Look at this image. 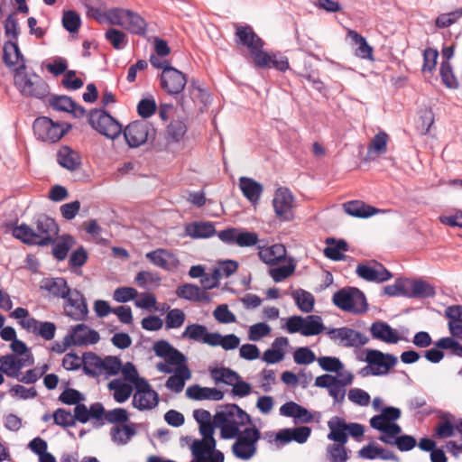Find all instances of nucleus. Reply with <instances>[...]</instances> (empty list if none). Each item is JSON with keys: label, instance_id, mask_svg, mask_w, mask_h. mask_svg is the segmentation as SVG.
Here are the masks:
<instances>
[{"label": "nucleus", "instance_id": "obj_26", "mask_svg": "<svg viewBox=\"0 0 462 462\" xmlns=\"http://www.w3.org/2000/svg\"><path fill=\"white\" fill-rule=\"evenodd\" d=\"M374 338L387 344H397L404 339L400 333L385 322H374L370 328Z\"/></svg>", "mask_w": 462, "mask_h": 462}, {"label": "nucleus", "instance_id": "obj_17", "mask_svg": "<svg viewBox=\"0 0 462 462\" xmlns=\"http://www.w3.org/2000/svg\"><path fill=\"white\" fill-rule=\"evenodd\" d=\"M132 404L139 411H151L159 403V394L148 381H140V385L134 387Z\"/></svg>", "mask_w": 462, "mask_h": 462}, {"label": "nucleus", "instance_id": "obj_63", "mask_svg": "<svg viewBox=\"0 0 462 462\" xmlns=\"http://www.w3.org/2000/svg\"><path fill=\"white\" fill-rule=\"evenodd\" d=\"M238 268V263L234 260H226L219 262L218 264L213 269L214 273L220 280L227 278L234 274Z\"/></svg>", "mask_w": 462, "mask_h": 462}, {"label": "nucleus", "instance_id": "obj_58", "mask_svg": "<svg viewBox=\"0 0 462 462\" xmlns=\"http://www.w3.org/2000/svg\"><path fill=\"white\" fill-rule=\"evenodd\" d=\"M124 28L132 33L143 34L146 30V23L138 14L129 11Z\"/></svg>", "mask_w": 462, "mask_h": 462}, {"label": "nucleus", "instance_id": "obj_48", "mask_svg": "<svg viewBox=\"0 0 462 462\" xmlns=\"http://www.w3.org/2000/svg\"><path fill=\"white\" fill-rule=\"evenodd\" d=\"M291 297L295 300L297 307L305 313H310L314 309L315 298L314 296L302 289H298L291 293Z\"/></svg>", "mask_w": 462, "mask_h": 462}, {"label": "nucleus", "instance_id": "obj_37", "mask_svg": "<svg viewBox=\"0 0 462 462\" xmlns=\"http://www.w3.org/2000/svg\"><path fill=\"white\" fill-rule=\"evenodd\" d=\"M329 433L328 439L329 440L346 444L347 442V430L346 429V422L344 419L335 416L328 421Z\"/></svg>", "mask_w": 462, "mask_h": 462}, {"label": "nucleus", "instance_id": "obj_14", "mask_svg": "<svg viewBox=\"0 0 462 462\" xmlns=\"http://www.w3.org/2000/svg\"><path fill=\"white\" fill-rule=\"evenodd\" d=\"M326 333L334 343L345 347H360L368 342L364 334L347 327L328 328Z\"/></svg>", "mask_w": 462, "mask_h": 462}, {"label": "nucleus", "instance_id": "obj_54", "mask_svg": "<svg viewBox=\"0 0 462 462\" xmlns=\"http://www.w3.org/2000/svg\"><path fill=\"white\" fill-rule=\"evenodd\" d=\"M387 134L384 132H379L374 135L368 145V154L379 156L385 153L387 151Z\"/></svg>", "mask_w": 462, "mask_h": 462}, {"label": "nucleus", "instance_id": "obj_18", "mask_svg": "<svg viewBox=\"0 0 462 462\" xmlns=\"http://www.w3.org/2000/svg\"><path fill=\"white\" fill-rule=\"evenodd\" d=\"M189 95L182 96L179 101L180 106L184 111H191L198 108L199 111L203 109L211 102L210 94L205 89L201 88L195 82H192L189 87Z\"/></svg>", "mask_w": 462, "mask_h": 462}, {"label": "nucleus", "instance_id": "obj_32", "mask_svg": "<svg viewBox=\"0 0 462 462\" xmlns=\"http://www.w3.org/2000/svg\"><path fill=\"white\" fill-rule=\"evenodd\" d=\"M3 60L9 68H12L14 70V72H16V69H24L25 67L24 59L22 56L16 42L14 41H8L5 43Z\"/></svg>", "mask_w": 462, "mask_h": 462}, {"label": "nucleus", "instance_id": "obj_42", "mask_svg": "<svg viewBox=\"0 0 462 462\" xmlns=\"http://www.w3.org/2000/svg\"><path fill=\"white\" fill-rule=\"evenodd\" d=\"M193 417L199 425V432L204 437H214L215 428L214 418L207 410L198 409L193 411Z\"/></svg>", "mask_w": 462, "mask_h": 462}, {"label": "nucleus", "instance_id": "obj_6", "mask_svg": "<svg viewBox=\"0 0 462 462\" xmlns=\"http://www.w3.org/2000/svg\"><path fill=\"white\" fill-rule=\"evenodd\" d=\"M10 317L17 319L23 329L45 340H51L55 337L56 325L51 321L37 320L30 316L27 309L18 307L10 314Z\"/></svg>", "mask_w": 462, "mask_h": 462}, {"label": "nucleus", "instance_id": "obj_12", "mask_svg": "<svg viewBox=\"0 0 462 462\" xmlns=\"http://www.w3.org/2000/svg\"><path fill=\"white\" fill-rule=\"evenodd\" d=\"M274 214L281 221H291L294 218L295 197L285 187L278 188L272 200Z\"/></svg>", "mask_w": 462, "mask_h": 462}, {"label": "nucleus", "instance_id": "obj_43", "mask_svg": "<svg viewBox=\"0 0 462 462\" xmlns=\"http://www.w3.org/2000/svg\"><path fill=\"white\" fill-rule=\"evenodd\" d=\"M185 231L187 236L192 238H208L216 234L214 224L205 221L190 223L186 226Z\"/></svg>", "mask_w": 462, "mask_h": 462}, {"label": "nucleus", "instance_id": "obj_20", "mask_svg": "<svg viewBox=\"0 0 462 462\" xmlns=\"http://www.w3.org/2000/svg\"><path fill=\"white\" fill-rule=\"evenodd\" d=\"M160 79L162 88L172 96L180 94L187 84L185 74L173 67L164 69Z\"/></svg>", "mask_w": 462, "mask_h": 462}, {"label": "nucleus", "instance_id": "obj_28", "mask_svg": "<svg viewBox=\"0 0 462 462\" xmlns=\"http://www.w3.org/2000/svg\"><path fill=\"white\" fill-rule=\"evenodd\" d=\"M145 256L154 265L167 271L174 270L179 265L177 257L165 249H156L147 253Z\"/></svg>", "mask_w": 462, "mask_h": 462}, {"label": "nucleus", "instance_id": "obj_53", "mask_svg": "<svg viewBox=\"0 0 462 462\" xmlns=\"http://www.w3.org/2000/svg\"><path fill=\"white\" fill-rule=\"evenodd\" d=\"M212 379L217 383H224L231 385L238 378V374L226 367H217L210 370Z\"/></svg>", "mask_w": 462, "mask_h": 462}, {"label": "nucleus", "instance_id": "obj_51", "mask_svg": "<svg viewBox=\"0 0 462 462\" xmlns=\"http://www.w3.org/2000/svg\"><path fill=\"white\" fill-rule=\"evenodd\" d=\"M135 433L134 424L116 426L111 430L112 439L118 445H125Z\"/></svg>", "mask_w": 462, "mask_h": 462}, {"label": "nucleus", "instance_id": "obj_60", "mask_svg": "<svg viewBox=\"0 0 462 462\" xmlns=\"http://www.w3.org/2000/svg\"><path fill=\"white\" fill-rule=\"evenodd\" d=\"M186 320V315L180 309L170 310L165 317V326L167 329L180 328Z\"/></svg>", "mask_w": 462, "mask_h": 462}, {"label": "nucleus", "instance_id": "obj_5", "mask_svg": "<svg viewBox=\"0 0 462 462\" xmlns=\"http://www.w3.org/2000/svg\"><path fill=\"white\" fill-rule=\"evenodd\" d=\"M153 350L157 356L163 358L156 364V369L161 373L173 374L181 366H188L187 357L167 341L162 340L155 343Z\"/></svg>", "mask_w": 462, "mask_h": 462}, {"label": "nucleus", "instance_id": "obj_25", "mask_svg": "<svg viewBox=\"0 0 462 462\" xmlns=\"http://www.w3.org/2000/svg\"><path fill=\"white\" fill-rule=\"evenodd\" d=\"M69 338L70 343L75 346L93 345L99 341V334L84 324H79L71 328V332L66 340Z\"/></svg>", "mask_w": 462, "mask_h": 462}, {"label": "nucleus", "instance_id": "obj_64", "mask_svg": "<svg viewBox=\"0 0 462 462\" xmlns=\"http://www.w3.org/2000/svg\"><path fill=\"white\" fill-rule=\"evenodd\" d=\"M345 444H331L327 448L328 457L330 462H346L348 459Z\"/></svg>", "mask_w": 462, "mask_h": 462}, {"label": "nucleus", "instance_id": "obj_38", "mask_svg": "<svg viewBox=\"0 0 462 462\" xmlns=\"http://www.w3.org/2000/svg\"><path fill=\"white\" fill-rule=\"evenodd\" d=\"M181 337L202 342L210 346L213 338V332H208V328L204 325L195 323L186 327L185 330L181 334Z\"/></svg>", "mask_w": 462, "mask_h": 462}, {"label": "nucleus", "instance_id": "obj_35", "mask_svg": "<svg viewBox=\"0 0 462 462\" xmlns=\"http://www.w3.org/2000/svg\"><path fill=\"white\" fill-rule=\"evenodd\" d=\"M133 387H134L133 384L125 382V380L122 378H115L107 384L109 392L118 403L125 402L129 399L133 393Z\"/></svg>", "mask_w": 462, "mask_h": 462}, {"label": "nucleus", "instance_id": "obj_41", "mask_svg": "<svg viewBox=\"0 0 462 462\" xmlns=\"http://www.w3.org/2000/svg\"><path fill=\"white\" fill-rule=\"evenodd\" d=\"M347 37L352 41V43L356 46L355 50L356 56L361 59L374 60L373 48L367 43L365 37L354 30L347 31Z\"/></svg>", "mask_w": 462, "mask_h": 462}, {"label": "nucleus", "instance_id": "obj_40", "mask_svg": "<svg viewBox=\"0 0 462 462\" xmlns=\"http://www.w3.org/2000/svg\"><path fill=\"white\" fill-rule=\"evenodd\" d=\"M191 376L190 369L188 366H181L176 374H171L168 378L165 387L175 393H179L182 392L186 382L190 380Z\"/></svg>", "mask_w": 462, "mask_h": 462}, {"label": "nucleus", "instance_id": "obj_39", "mask_svg": "<svg viewBox=\"0 0 462 462\" xmlns=\"http://www.w3.org/2000/svg\"><path fill=\"white\" fill-rule=\"evenodd\" d=\"M343 208L347 215L360 218L370 217L379 212V209L359 200L346 202Z\"/></svg>", "mask_w": 462, "mask_h": 462}, {"label": "nucleus", "instance_id": "obj_46", "mask_svg": "<svg viewBox=\"0 0 462 462\" xmlns=\"http://www.w3.org/2000/svg\"><path fill=\"white\" fill-rule=\"evenodd\" d=\"M176 294L180 298H183L191 301H208L209 297L208 296L206 291L201 290L199 287L193 284H185L180 286Z\"/></svg>", "mask_w": 462, "mask_h": 462}, {"label": "nucleus", "instance_id": "obj_7", "mask_svg": "<svg viewBox=\"0 0 462 462\" xmlns=\"http://www.w3.org/2000/svg\"><path fill=\"white\" fill-rule=\"evenodd\" d=\"M232 446L234 456L241 460L251 459L257 451V442L261 439L260 430L253 427H247L237 434Z\"/></svg>", "mask_w": 462, "mask_h": 462}, {"label": "nucleus", "instance_id": "obj_29", "mask_svg": "<svg viewBox=\"0 0 462 462\" xmlns=\"http://www.w3.org/2000/svg\"><path fill=\"white\" fill-rule=\"evenodd\" d=\"M186 396L195 401H220L224 397L222 391L217 388L202 387L199 384H192L186 389Z\"/></svg>", "mask_w": 462, "mask_h": 462}, {"label": "nucleus", "instance_id": "obj_21", "mask_svg": "<svg viewBox=\"0 0 462 462\" xmlns=\"http://www.w3.org/2000/svg\"><path fill=\"white\" fill-rule=\"evenodd\" d=\"M255 66L264 69H276L280 71H285L289 69L287 57L280 53H268L262 48H257L255 52H252Z\"/></svg>", "mask_w": 462, "mask_h": 462}, {"label": "nucleus", "instance_id": "obj_16", "mask_svg": "<svg viewBox=\"0 0 462 462\" xmlns=\"http://www.w3.org/2000/svg\"><path fill=\"white\" fill-rule=\"evenodd\" d=\"M220 241L227 245H236L240 247H250L255 245L258 241V235L236 227H229L217 233Z\"/></svg>", "mask_w": 462, "mask_h": 462}, {"label": "nucleus", "instance_id": "obj_27", "mask_svg": "<svg viewBox=\"0 0 462 462\" xmlns=\"http://www.w3.org/2000/svg\"><path fill=\"white\" fill-rule=\"evenodd\" d=\"M259 258L268 265H275L286 260V248L282 244L258 246Z\"/></svg>", "mask_w": 462, "mask_h": 462}, {"label": "nucleus", "instance_id": "obj_22", "mask_svg": "<svg viewBox=\"0 0 462 462\" xmlns=\"http://www.w3.org/2000/svg\"><path fill=\"white\" fill-rule=\"evenodd\" d=\"M356 273L360 278L374 282H383L393 276L388 270L376 262L358 264Z\"/></svg>", "mask_w": 462, "mask_h": 462}, {"label": "nucleus", "instance_id": "obj_44", "mask_svg": "<svg viewBox=\"0 0 462 462\" xmlns=\"http://www.w3.org/2000/svg\"><path fill=\"white\" fill-rule=\"evenodd\" d=\"M58 162L69 171L78 169L81 163L79 154L68 146H63L59 150Z\"/></svg>", "mask_w": 462, "mask_h": 462}, {"label": "nucleus", "instance_id": "obj_31", "mask_svg": "<svg viewBox=\"0 0 462 462\" xmlns=\"http://www.w3.org/2000/svg\"><path fill=\"white\" fill-rule=\"evenodd\" d=\"M49 103L55 110L70 113L75 117H82L86 113L82 106L77 105L67 96H53L50 98Z\"/></svg>", "mask_w": 462, "mask_h": 462}, {"label": "nucleus", "instance_id": "obj_47", "mask_svg": "<svg viewBox=\"0 0 462 462\" xmlns=\"http://www.w3.org/2000/svg\"><path fill=\"white\" fill-rule=\"evenodd\" d=\"M327 330L322 319L317 315L303 317L301 335L305 337L316 336Z\"/></svg>", "mask_w": 462, "mask_h": 462}, {"label": "nucleus", "instance_id": "obj_13", "mask_svg": "<svg viewBox=\"0 0 462 462\" xmlns=\"http://www.w3.org/2000/svg\"><path fill=\"white\" fill-rule=\"evenodd\" d=\"M33 130L38 139L55 143L65 134L68 129L60 123L54 122L47 116H42L35 119Z\"/></svg>", "mask_w": 462, "mask_h": 462}, {"label": "nucleus", "instance_id": "obj_59", "mask_svg": "<svg viewBox=\"0 0 462 462\" xmlns=\"http://www.w3.org/2000/svg\"><path fill=\"white\" fill-rule=\"evenodd\" d=\"M75 245V240L70 236H63L60 241L53 246L52 252L58 260H64L67 257L68 252Z\"/></svg>", "mask_w": 462, "mask_h": 462}, {"label": "nucleus", "instance_id": "obj_23", "mask_svg": "<svg viewBox=\"0 0 462 462\" xmlns=\"http://www.w3.org/2000/svg\"><path fill=\"white\" fill-rule=\"evenodd\" d=\"M58 231V226L52 218L47 216H40L36 220L35 229L38 245H47L51 244L53 237L57 236Z\"/></svg>", "mask_w": 462, "mask_h": 462}, {"label": "nucleus", "instance_id": "obj_52", "mask_svg": "<svg viewBox=\"0 0 462 462\" xmlns=\"http://www.w3.org/2000/svg\"><path fill=\"white\" fill-rule=\"evenodd\" d=\"M328 246L324 249L325 255L332 260L338 261L344 258V253L347 251V244L344 240L335 241L328 239Z\"/></svg>", "mask_w": 462, "mask_h": 462}, {"label": "nucleus", "instance_id": "obj_34", "mask_svg": "<svg viewBox=\"0 0 462 462\" xmlns=\"http://www.w3.org/2000/svg\"><path fill=\"white\" fill-rule=\"evenodd\" d=\"M434 295L435 290L429 282L421 280L406 279V297L430 298Z\"/></svg>", "mask_w": 462, "mask_h": 462}, {"label": "nucleus", "instance_id": "obj_45", "mask_svg": "<svg viewBox=\"0 0 462 462\" xmlns=\"http://www.w3.org/2000/svg\"><path fill=\"white\" fill-rule=\"evenodd\" d=\"M236 35L240 42L249 49L250 53L255 52L257 48H263V41L249 26L237 27Z\"/></svg>", "mask_w": 462, "mask_h": 462}, {"label": "nucleus", "instance_id": "obj_33", "mask_svg": "<svg viewBox=\"0 0 462 462\" xmlns=\"http://www.w3.org/2000/svg\"><path fill=\"white\" fill-rule=\"evenodd\" d=\"M238 185L243 195L252 204L254 205L258 203L263 191V187L260 182L254 180L252 178L240 177Z\"/></svg>", "mask_w": 462, "mask_h": 462}, {"label": "nucleus", "instance_id": "obj_9", "mask_svg": "<svg viewBox=\"0 0 462 462\" xmlns=\"http://www.w3.org/2000/svg\"><path fill=\"white\" fill-rule=\"evenodd\" d=\"M365 361L367 365L363 368V375H385L397 363V357L391 354H384L379 350L368 349Z\"/></svg>", "mask_w": 462, "mask_h": 462}, {"label": "nucleus", "instance_id": "obj_61", "mask_svg": "<svg viewBox=\"0 0 462 462\" xmlns=\"http://www.w3.org/2000/svg\"><path fill=\"white\" fill-rule=\"evenodd\" d=\"M121 368V361L119 358L116 356H106L105 358H101V375L110 376L116 374Z\"/></svg>", "mask_w": 462, "mask_h": 462}, {"label": "nucleus", "instance_id": "obj_19", "mask_svg": "<svg viewBox=\"0 0 462 462\" xmlns=\"http://www.w3.org/2000/svg\"><path fill=\"white\" fill-rule=\"evenodd\" d=\"M152 131V127L147 121L138 120L125 127L124 135L128 145L136 148L146 143Z\"/></svg>", "mask_w": 462, "mask_h": 462}, {"label": "nucleus", "instance_id": "obj_24", "mask_svg": "<svg viewBox=\"0 0 462 462\" xmlns=\"http://www.w3.org/2000/svg\"><path fill=\"white\" fill-rule=\"evenodd\" d=\"M33 358L28 356H17L15 355H6L0 358V371L9 377L18 378L20 370L25 366L31 365Z\"/></svg>", "mask_w": 462, "mask_h": 462}, {"label": "nucleus", "instance_id": "obj_10", "mask_svg": "<svg viewBox=\"0 0 462 462\" xmlns=\"http://www.w3.org/2000/svg\"><path fill=\"white\" fill-rule=\"evenodd\" d=\"M88 123L96 131L111 140H115L122 133V125L104 110L92 111Z\"/></svg>", "mask_w": 462, "mask_h": 462}, {"label": "nucleus", "instance_id": "obj_50", "mask_svg": "<svg viewBox=\"0 0 462 462\" xmlns=\"http://www.w3.org/2000/svg\"><path fill=\"white\" fill-rule=\"evenodd\" d=\"M240 338L235 334H228L223 336L219 333L213 332V338L211 340V346H221L223 349L228 351L238 347Z\"/></svg>", "mask_w": 462, "mask_h": 462}, {"label": "nucleus", "instance_id": "obj_56", "mask_svg": "<svg viewBox=\"0 0 462 462\" xmlns=\"http://www.w3.org/2000/svg\"><path fill=\"white\" fill-rule=\"evenodd\" d=\"M296 264L293 259L286 260V264L269 270V274L275 282H280L290 277L295 271Z\"/></svg>", "mask_w": 462, "mask_h": 462}, {"label": "nucleus", "instance_id": "obj_15", "mask_svg": "<svg viewBox=\"0 0 462 462\" xmlns=\"http://www.w3.org/2000/svg\"><path fill=\"white\" fill-rule=\"evenodd\" d=\"M63 300V311L66 316L76 321H81L87 318L88 313V304L79 291L71 289Z\"/></svg>", "mask_w": 462, "mask_h": 462}, {"label": "nucleus", "instance_id": "obj_1", "mask_svg": "<svg viewBox=\"0 0 462 462\" xmlns=\"http://www.w3.org/2000/svg\"><path fill=\"white\" fill-rule=\"evenodd\" d=\"M401 410L395 407L383 408L379 415L370 419V426L380 431L378 439L388 445H395L401 451H409L416 446V439L409 435L399 436L402 431L396 420Z\"/></svg>", "mask_w": 462, "mask_h": 462}, {"label": "nucleus", "instance_id": "obj_3", "mask_svg": "<svg viewBox=\"0 0 462 462\" xmlns=\"http://www.w3.org/2000/svg\"><path fill=\"white\" fill-rule=\"evenodd\" d=\"M14 80L16 88L24 97L42 99L49 94L47 83L33 71L26 70L25 67L16 69Z\"/></svg>", "mask_w": 462, "mask_h": 462}, {"label": "nucleus", "instance_id": "obj_4", "mask_svg": "<svg viewBox=\"0 0 462 462\" xmlns=\"http://www.w3.org/2000/svg\"><path fill=\"white\" fill-rule=\"evenodd\" d=\"M354 374L349 371L340 372L337 375L325 374L317 376L314 385L326 388L328 395L333 399L334 404L342 403L346 397V386L353 383Z\"/></svg>", "mask_w": 462, "mask_h": 462}, {"label": "nucleus", "instance_id": "obj_8", "mask_svg": "<svg viewBox=\"0 0 462 462\" xmlns=\"http://www.w3.org/2000/svg\"><path fill=\"white\" fill-rule=\"evenodd\" d=\"M333 303L342 310L351 313H362L367 310L365 294L354 287L337 291L332 298Z\"/></svg>", "mask_w": 462, "mask_h": 462}, {"label": "nucleus", "instance_id": "obj_11", "mask_svg": "<svg viewBox=\"0 0 462 462\" xmlns=\"http://www.w3.org/2000/svg\"><path fill=\"white\" fill-rule=\"evenodd\" d=\"M193 456L191 462H224V455L216 449L214 437L195 439L190 446Z\"/></svg>", "mask_w": 462, "mask_h": 462}, {"label": "nucleus", "instance_id": "obj_49", "mask_svg": "<svg viewBox=\"0 0 462 462\" xmlns=\"http://www.w3.org/2000/svg\"><path fill=\"white\" fill-rule=\"evenodd\" d=\"M359 456L366 459L381 458L383 460L395 459L393 452L385 450L375 445H367L359 450Z\"/></svg>", "mask_w": 462, "mask_h": 462}, {"label": "nucleus", "instance_id": "obj_36", "mask_svg": "<svg viewBox=\"0 0 462 462\" xmlns=\"http://www.w3.org/2000/svg\"><path fill=\"white\" fill-rule=\"evenodd\" d=\"M93 15L100 23L108 22L111 24L119 25L124 28L129 15V10L114 8L108 10L105 14H101L97 10L92 11Z\"/></svg>", "mask_w": 462, "mask_h": 462}, {"label": "nucleus", "instance_id": "obj_62", "mask_svg": "<svg viewBox=\"0 0 462 462\" xmlns=\"http://www.w3.org/2000/svg\"><path fill=\"white\" fill-rule=\"evenodd\" d=\"M462 17V8H457L452 12L439 14L435 21L438 28H447L458 22Z\"/></svg>", "mask_w": 462, "mask_h": 462}, {"label": "nucleus", "instance_id": "obj_55", "mask_svg": "<svg viewBox=\"0 0 462 462\" xmlns=\"http://www.w3.org/2000/svg\"><path fill=\"white\" fill-rule=\"evenodd\" d=\"M187 132V126L183 121H172L167 127L166 139L169 143H179Z\"/></svg>", "mask_w": 462, "mask_h": 462}, {"label": "nucleus", "instance_id": "obj_57", "mask_svg": "<svg viewBox=\"0 0 462 462\" xmlns=\"http://www.w3.org/2000/svg\"><path fill=\"white\" fill-rule=\"evenodd\" d=\"M13 235L15 238L21 240L24 244L38 245L35 230L25 224L17 226L13 229Z\"/></svg>", "mask_w": 462, "mask_h": 462}, {"label": "nucleus", "instance_id": "obj_2", "mask_svg": "<svg viewBox=\"0 0 462 462\" xmlns=\"http://www.w3.org/2000/svg\"><path fill=\"white\" fill-rule=\"evenodd\" d=\"M250 422V416L236 404H229L214 415V425L222 439H234Z\"/></svg>", "mask_w": 462, "mask_h": 462}, {"label": "nucleus", "instance_id": "obj_30", "mask_svg": "<svg viewBox=\"0 0 462 462\" xmlns=\"http://www.w3.org/2000/svg\"><path fill=\"white\" fill-rule=\"evenodd\" d=\"M40 288L46 291L51 296L57 299H63L71 290L66 280L61 277L44 278L40 284Z\"/></svg>", "mask_w": 462, "mask_h": 462}]
</instances>
